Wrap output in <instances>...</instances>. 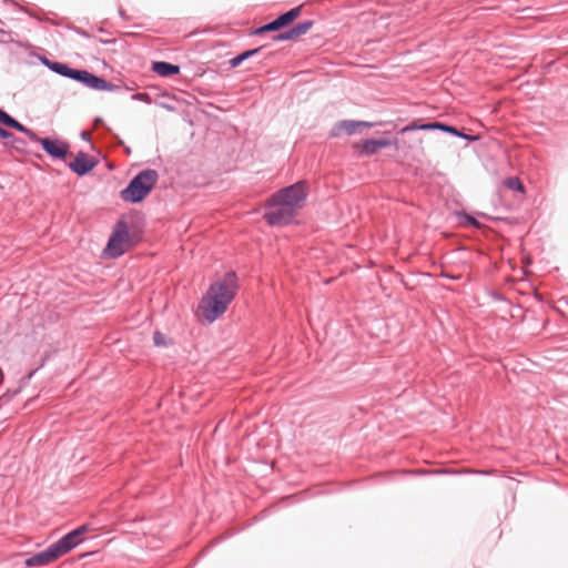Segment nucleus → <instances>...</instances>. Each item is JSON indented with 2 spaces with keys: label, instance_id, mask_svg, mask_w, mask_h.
Returning a JSON list of instances; mask_svg holds the SVG:
<instances>
[{
  "label": "nucleus",
  "instance_id": "f257e3e1",
  "mask_svg": "<svg viewBox=\"0 0 568 568\" xmlns=\"http://www.w3.org/2000/svg\"><path fill=\"white\" fill-rule=\"evenodd\" d=\"M237 291L236 275L230 272L211 284L206 294L202 297L197 307L201 320L213 323L227 310Z\"/></svg>",
  "mask_w": 568,
  "mask_h": 568
},
{
  "label": "nucleus",
  "instance_id": "f03ea898",
  "mask_svg": "<svg viewBox=\"0 0 568 568\" xmlns=\"http://www.w3.org/2000/svg\"><path fill=\"white\" fill-rule=\"evenodd\" d=\"M159 174L155 170H143L135 175L129 185L121 192L123 200L131 203L141 202L153 189Z\"/></svg>",
  "mask_w": 568,
  "mask_h": 568
},
{
  "label": "nucleus",
  "instance_id": "7ed1b4c3",
  "mask_svg": "<svg viewBox=\"0 0 568 568\" xmlns=\"http://www.w3.org/2000/svg\"><path fill=\"white\" fill-rule=\"evenodd\" d=\"M297 212L286 202H283L276 195H273L268 202L264 214L265 220L271 225H284L292 221Z\"/></svg>",
  "mask_w": 568,
  "mask_h": 568
},
{
  "label": "nucleus",
  "instance_id": "20e7f679",
  "mask_svg": "<svg viewBox=\"0 0 568 568\" xmlns=\"http://www.w3.org/2000/svg\"><path fill=\"white\" fill-rule=\"evenodd\" d=\"M275 195L297 212L306 200V183L300 181L281 190Z\"/></svg>",
  "mask_w": 568,
  "mask_h": 568
},
{
  "label": "nucleus",
  "instance_id": "39448f33",
  "mask_svg": "<svg viewBox=\"0 0 568 568\" xmlns=\"http://www.w3.org/2000/svg\"><path fill=\"white\" fill-rule=\"evenodd\" d=\"M73 80L97 91H115L120 89L119 85L108 82L103 78L94 75L87 70H77Z\"/></svg>",
  "mask_w": 568,
  "mask_h": 568
},
{
  "label": "nucleus",
  "instance_id": "423d86ee",
  "mask_svg": "<svg viewBox=\"0 0 568 568\" xmlns=\"http://www.w3.org/2000/svg\"><path fill=\"white\" fill-rule=\"evenodd\" d=\"M128 231L124 225L119 226L109 240L106 252L115 257L124 253L128 243Z\"/></svg>",
  "mask_w": 568,
  "mask_h": 568
},
{
  "label": "nucleus",
  "instance_id": "0eeeda50",
  "mask_svg": "<svg viewBox=\"0 0 568 568\" xmlns=\"http://www.w3.org/2000/svg\"><path fill=\"white\" fill-rule=\"evenodd\" d=\"M58 558H60L59 555L54 550L53 546L50 545L45 549L28 557L24 560V565L26 567L45 566Z\"/></svg>",
  "mask_w": 568,
  "mask_h": 568
},
{
  "label": "nucleus",
  "instance_id": "6e6552de",
  "mask_svg": "<svg viewBox=\"0 0 568 568\" xmlns=\"http://www.w3.org/2000/svg\"><path fill=\"white\" fill-rule=\"evenodd\" d=\"M39 142L43 150L51 155L54 159L63 160L67 156L69 144L59 141V140H51V139H40L37 141Z\"/></svg>",
  "mask_w": 568,
  "mask_h": 568
},
{
  "label": "nucleus",
  "instance_id": "1a4fd4ad",
  "mask_svg": "<svg viewBox=\"0 0 568 568\" xmlns=\"http://www.w3.org/2000/svg\"><path fill=\"white\" fill-rule=\"evenodd\" d=\"M83 539H78L75 532L72 530L64 534L60 539H58L55 542L51 544L59 555V557L70 552L73 550L77 546H79Z\"/></svg>",
  "mask_w": 568,
  "mask_h": 568
},
{
  "label": "nucleus",
  "instance_id": "9d476101",
  "mask_svg": "<svg viewBox=\"0 0 568 568\" xmlns=\"http://www.w3.org/2000/svg\"><path fill=\"white\" fill-rule=\"evenodd\" d=\"M95 165V162L85 153L79 152L74 161L69 164L70 169L79 175H85Z\"/></svg>",
  "mask_w": 568,
  "mask_h": 568
},
{
  "label": "nucleus",
  "instance_id": "9b49d317",
  "mask_svg": "<svg viewBox=\"0 0 568 568\" xmlns=\"http://www.w3.org/2000/svg\"><path fill=\"white\" fill-rule=\"evenodd\" d=\"M0 123L4 124L9 128H13L22 133H24L31 141L36 142L39 140L38 135L17 120H14L11 115L0 109Z\"/></svg>",
  "mask_w": 568,
  "mask_h": 568
},
{
  "label": "nucleus",
  "instance_id": "f8f14e48",
  "mask_svg": "<svg viewBox=\"0 0 568 568\" xmlns=\"http://www.w3.org/2000/svg\"><path fill=\"white\" fill-rule=\"evenodd\" d=\"M373 124L371 122L365 121H353V120H345L337 123L333 130V134L337 135L341 132H345L346 134L351 135L356 132V129L359 126L364 128H371Z\"/></svg>",
  "mask_w": 568,
  "mask_h": 568
},
{
  "label": "nucleus",
  "instance_id": "ddd939ff",
  "mask_svg": "<svg viewBox=\"0 0 568 568\" xmlns=\"http://www.w3.org/2000/svg\"><path fill=\"white\" fill-rule=\"evenodd\" d=\"M414 129H419V130H433V129H438V130H442V131H445V132H449L454 135H458V136H463L465 139H467L468 136L466 134H463L460 133L456 128L454 126H449V125H446V124H443V123H439V122H434V123H427V124H422L419 126H415V125H408V126H405L402 132H407V131H410V130H414Z\"/></svg>",
  "mask_w": 568,
  "mask_h": 568
},
{
  "label": "nucleus",
  "instance_id": "4468645a",
  "mask_svg": "<svg viewBox=\"0 0 568 568\" xmlns=\"http://www.w3.org/2000/svg\"><path fill=\"white\" fill-rule=\"evenodd\" d=\"M43 63L50 69L52 70L53 72L60 74V75H63V77H67V78H70V79H74V73L77 72V69H71L68 64L65 63H61V62H53V61H50L48 59H44L43 60Z\"/></svg>",
  "mask_w": 568,
  "mask_h": 568
},
{
  "label": "nucleus",
  "instance_id": "2eb2a0df",
  "mask_svg": "<svg viewBox=\"0 0 568 568\" xmlns=\"http://www.w3.org/2000/svg\"><path fill=\"white\" fill-rule=\"evenodd\" d=\"M152 70L161 77H172L179 73L180 68L169 62L159 61L153 63Z\"/></svg>",
  "mask_w": 568,
  "mask_h": 568
},
{
  "label": "nucleus",
  "instance_id": "dca6fc26",
  "mask_svg": "<svg viewBox=\"0 0 568 568\" xmlns=\"http://www.w3.org/2000/svg\"><path fill=\"white\" fill-rule=\"evenodd\" d=\"M389 145V141L387 140H366L363 144V152L366 154H373L378 149L386 148Z\"/></svg>",
  "mask_w": 568,
  "mask_h": 568
},
{
  "label": "nucleus",
  "instance_id": "f3484780",
  "mask_svg": "<svg viewBox=\"0 0 568 568\" xmlns=\"http://www.w3.org/2000/svg\"><path fill=\"white\" fill-rule=\"evenodd\" d=\"M301 14V8L300 7H296V8H293L291 10H288L287 12L281 14L277 19L278 23L281 24V27H285L287 26L288 23L293 22L298 16Z\"/></svg>",
  "mask_w": 568,
  "mask_h": 568
},
{
  "label": "nucleus",
  "instance_id": "a211bd4d",
  "mask_svg": "<svg viewBox=\"0 0 568 568\" xmlns=\"http://www.w3.org/2000/svg\"><path fill=\"white\" fill-rule=\"evenodd\" d=\"M260 51V49H253V50H247L234 58H232L230 60V64L232 68H236L239 67L243 61H245L246 59H248L250 57H253L255 55L257 52Z\"/></svg>",
  "mask_w": 568,
  "mask_h": 568
},
{
  "label": "nucleus",
  "instance_id": "6ab92c4d",
  "mask_svg": "<svg viewBox=\"0 0 568 568\" xmlns=\"http://www.w3.org/2000/svg\"><path fill=\"white\" fill-rule=\"evenodd\" d=\"M312 26H313L312 20H305V21L297 23L292 29H293V32L295 33L296 38H300L304 34H306L310 31V29L312 28Z\"/></svg>",
  "mask_w": 568,
  "mask_h": 568
},
{
  "label": "nucleus",
  "instance_id": "aec40b11",
  "mask_svg": "<svg viewBox=\"0 0 568 568\" xmlns=\"http://www.w3.org/2000/svg\"><path fill=\"white\" fill-rule=\"evenodd\" d=\"M505 185L510 190L524 192V185L518 178H508L505 181Z\"/></svg>",
  "mask_w": 568,
  "mask_h": 568
},
{
  "label": "nucleus",
  "instance_id": "412c9836",
  "mask_svg": "<svg viewBox=\"0 0 568 568\" xmlns=\"http://www.w3.org/2000/svg\"><path fill=\"white\" fill-rule=\"evenodd\" d=\"M281 24L278 23L277 19H275L274 21L263 26V27H260L255 32L256 33H263V32H268V31H275V30H278L281 29Z\"/></svg>",
  "mask_w": 568,
  "mask_h": 568
},
{
  "label": "nucleus",
  "instance_id": "4be33fe9",
  "mask_svg": "<svg viewBox=\"0 0 568 568\" xmlns=\"http://www.w3.org/2000/svg\"><path fill=\"white\" fill-rule=\"evenodd\" d=\"M294 39H297V38H296L295 33L293 32L292 28L275 37L276 41H288V40H294Z\"/></svg>",
  "mask_w": 568,
  "mask_h": 568
},
{
  "label": "nucleus",
  "instance_id": "5701e85b",
  "mask_svg": "<svg viewBox=\"0 0 568 568\" xmlns=\"http://www.w3.org/2000/svg\"><path fill=\"white\" fill-rule=\"evenodd\" d=\"M91 530H92V528H91L90 524H83V525L72 529V531L75 532L78 539H83L82 536Z\"/></svg>",
  "mask_w": 568,
  "mask_h": 568
},
{
  "label": "nucleus",
  "instance_id": "b1692460",
  "mask_svg": "<svg viewBox=\"0 0 568 568\" xmlns=\"http://www.w3.org/2000/svg\"><path fill=\"white\" fill-rule=\"evenodd\" d=\"M153 338H154V343H155V345H158V346H162V345H164V344H165L164 335H162V334H161V333H159V332H156V333L154 334V337H153Z\"/></svg>",
  "mask_w": 568,
  "mask_h": 568
},
{
  "label": "nucleus",
  "instance_id": "393cba45",
  "mask_svg": "<svg viewBox=\"0 0 568 568\" xmlns=\"http://www.w3.org/2000/svg\"><path fill=\"white\" fill-rule=\"evenodd\" d=\"M132 99L139 101H150V98L146 93H135L132 95Z\"/></svg>",
  "mask_w": 568,
  "mask_h": 568
},
{
  "label": "nucleus",
  "instance_id": "a878e982",
  "mask_svg": "<svg viewBox=\"0 0 568 568\" xmlns=\"http://www.w3.org/2000/svg\"><path fill=\"white\" fill-rule=\"evenodd\" d=\"M465 221H466L467 225H471V226H475V227L479 226V223L473 216L465 215Z\"/></svg>",
  "mask_w": 568,
  "mask_h": 568
},
{
  "label": "nucleus",
  "instance_id": "bb28decb",
  "mask_svg": "<svg viewBox=\"0 0 568 568\" xmlns=\"http://www.w3.org/2000/svg\"><path fill=\"white\" fill-rule=\"evenodd\" d=\"M11 136H12V134L9 131L0 128V138L1 139H10Z\"/></svg>",
  "mask_w": 568,
  "mask_h": 568
},
{
  "label": "nucleus",
  "instance_id": "cd10ccee",
  "mask_svg": "<svg viewBox=\"0 0 568 568\" xmlns=\"http://www.w3.org/2000/svg\"><path fill=\"white\" fill-rule=\"evenodd\" d=\"M81 135H82V138H83L84 140H88L90 134H89V132L83 131V132L81 133Z\"/></svg>",
  "mask_w": 568,
  "mask_h": 568
},
{
  "label": "nucleus",
  "instance_id": "c85d7f7f",
  "mask_svg": "<svg viewBox=\"0 0 568 568\" xmlns=\"http://www.w3.org/2000/svg\"><path fill=\"white\" fill-rule=\"evenodd\" d=\"M267 511H268V509H263V511L261 513L260 518H264L266 516Z\"/></svg>",
  "mask_w": 568,
  "mask_h": 568
}]
</instances>
